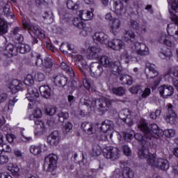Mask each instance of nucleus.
Returning <instances> with one entry per match:
<instances>
[{
	"label": "nucleus",
	"mask_w": 178,
	"mask_h": 178,
	"mask_svg": "<svg viewBox=\"0 0 178 178\" xmlns=\"http://www.w3.org/2000/svg\"><path fill=\"white\" fill-rule=\"evenodd\" d=\"M53 83L56 87H65L67 84V77L61 74L53 76Z\"/></svg>",
	"instance_id": "23"
},
{
	"label": "nucleus",
	"mask_w": 178,
	"mask_h": 178,
	"mask_svg": "<svg viewBox=\"0 0 178 178\" xmlns=\"http://www.w3.org/2000/svg\"><path fill=\"white\" fill-rule=\"evenodd\" d=\"M9 162V157L8 156H0V165H5Z\"/></svg>",
	"instance_id": "60"
},
{
	"label": "nucleus",
	"mask_w": 178,
	"mask_h": 178,
	"mask_svg": "<svg viewBox=\"0 0 178 178\" xmlns=\"http://www.w3.org/2000/svg\"><path fill=\"white\" fill-rule=\"evenodd\" d=\"M129 26L134 30H139L140 29V23L134 19H131L129 22Z\"/></svg>",
	"instance_id": "53"
},
{
	"label": "nucleus",
	"mask_w": 178,
	"mask_h": 178,
	"mask_svg": "<svg viewBox=\"0 0 178 178\" xmlns=\"http://www.w3.org/2000/svg\"><path fill=\"white\" fill-rule=\"evenodd\" d=\"M83 84L86 90H90V87H91V85L90 84V80H88V79L85 78L83 80Z\"/></svg>",
	"instance_id": "64"
},
{
	"label": "nucleus",
	"mask_w": 178,
	"mask_h": 178,
	"mask_svg": "<svg viewBox=\"0 0 178 178\" xmlns=\"http://www.w3.org/2000/svg\"><path fill=\"white\" fill-rule=\"evenodd\" d=\"M112 10L113 12H115V13H116V15L118 16L123 15L125 10L124 4L120 1H114Z\"/></svg>",
	"instance_id": "25"
},
{
	"label": "nucleus",
	"mask_w": 178,
	"mask_h": 178,
	"mask_svg": "<svg viewBox=\"0 0 178 178\" xmlns=\"http://www.w3.org/2000/svg\"><path fill=\"white\" fill-rule=\"evenodd\" d=\"M102 152V148L98 144H95L92 145L91 154L93 156H99Z\"/></svg>",
	"instance_id": "40"
},
{
	"label": "nucleus",
	"mask_w": 178,
	"mask_h": 178,
	"mask_svg": "<svg viewBox=\"0 0 178 178\" xmlns=\"http://www.w3.org/2000/svg\"><path fill=\"white\" fill-rule=\"evenodd\" d=\"M171 9L178 13V0H171Z\"/></svg>",
	"instance_id": "57"
},
{
	"label": "nucleus",
	"mask_w": 178,
	"mask_h": 178,
	"mask_svg": "<svg viewBox=\"0 0 178 178\" xmlns=\"http://www.w3.org/2000/svg\"><path fill=\"white\" fill-rule=\"evenodd\" d=\"M98 60L101 66H104V67H111L113 72H115V73H120L123 69L120 61L117 60L111 62V60H109V57L106 56L99 57Z\"/></svg>",
	"instance_id": "5"
},
{
	"label": "nucleus",
	"mask_w": 178,
	"mask_h": 178,
	"mask_svg": "<svg viewBox=\"0 0 178 178\" xmlns=\"http://www.w3.org/2000/svg\"><path fill=\"white\" fill-rule=\"evenodd\" d=\"M24 83L26 84V86H29L28 88V95L26 96V99L31 102H33L34 99H37V98L40 97L38 90L35 88L31 86L34 84V78L33 77V75L28 74L26 76Z\"/></svg>",
	"instance_id": "4"
},
{
	"label": "nucleus",
	"mask_w": 178,
	"mask_h": 178,
	"mask_svg": "<svg viewBox=\"0 0 178 178\" xmlns=\"http://www.w3.org/2000/svg\"><path fill=\"white\" fill-rule=\"evenodd\" d=\"M172 35L163 33L159 36L158 41L160 44H163V45H166V47L172 48V47H174L175 45L173 42H172Z\"/></svg>",
	"instance_id": "22"
},
{
	"label": "nucleus",
	"mask_w": 178,
	"mask_h": 178,
	"mask_svg": "<svg viewBox=\"0 0 178 178\" xmlns=\"http://www.w3.org/2000/svg\"><path fill=\"white\" fill-rule=\"evenodd\" d=\"M112 92L115 95H118V97H122V95H124L126 94V89L120 86L118 88H114L112 89Z\"/></svg>",
	"instance_id": "41"
},
{
	"label": "nucleus",
	"mask_w": 178,
	"mask_h": 178,
	"mask_svg": "<svg viewBox=\"0 0 178 178\" xmlns=\"http://www.w3.org/2000/svg\"><path fill=\"white\" fill-rule=\"evenodd\" d=\"M73 24L75 27L81 30L80 34L83 37H86V35H88V34H91V33H92V28L86 26V24L83 22V19L80 17L79 18L75 17L74 19Z\"/></svg>",
	"instance_id": "8"
},
{
	"label": "nucleus",
	"mask_w": 178,
	"mask_h": 178,
	"mask_svg": "<svg viewBox=\"0 0 178 178\" xmlns=\"http://www.w3.org/2000/svg\"><path fill=\"white\" fill-rule=\"evenodd\" d=\"M35 79L36 80H38V81H44V80H45V75L43 73L41 72H38L35 75Z\"/></svg>",
	"instance_id": "58"
},
{
	"label": "nucleus",
	"mask_w": 178,
	"mask_h": 178,
	"mask_svg": "<svg viewBox=\"0 0 178 178\" xmlns=\"http://www.w3.org/2000/svg\"><path fill=\"white\" fill-rule=\"evenodd\" d=\"M60 67L63 69V70H65L67 73H68L71 77H74V71H73V69L67 65L66 63L62 62L60 64Z\"/></svg>",
	"instance_id": "37"
},
{
	"label": "nucleus",
	"mask_w": 178,
	"mask_h": 178,
	"mask_svg": "<svg viewBox=\"0 0 178 178\" xmlns=\"http://www.w3.org/2000/svg\"><path fill=\"white\" fill-rule=\"evenodd\" d=\"M56 155L50 154L45 159L44 167L47 169V172H52L56 169Z\"/></svg>",
	"instance_id": "12"
},
{
	"label": "nucleus",
	"mask_w": 178,
	"mask_h": 178,
	"mask_svg": "<svg viewBox=\"0 0 178 178\" xmlns=\"http://www.w3.org/2000/svg\"><path fill=\"white\" fill-rule=\"evenodd\" d=\"M104 156L106 159L116 161L120 158V150L117 147H106V149L104 152Z\"/></svg>",
	"instance_id": "9"
},
{
	"label": "nucleus",
	"mask_w": 178,
	"mask_h": 178,
	"mask_svg": "<svg viewBox=\"0 0 178 178\" xmlns=\"http://www.w3.org/2000/svg\"><path fill=\"white\" fill-rule=\"evenodd\" d=\"M134 52L140 56H145L149 54L148 47L144 43L136 42L134 44Z\"/></svg>",
	"instance_id": "16"
},
{
	"label": "nucleus",
	"mask_w": 178,
	"mask_h": 178,
	"mask_svg": "<svg viewBox=\"0 0 178 178\" xmlns=\"http://www.w3.org/2000/svg\"><path fill=\"white\" fill-rule=\"evenodd\" d=\"M79 16L82 20H92L94 17V13L91 11L79 10Z\"/></svg>",
	"instance_id": "33"
},
{
	"label": "nucleus",
	"mask_w": 178,
	"mask_h": 178,
	"mask_svg": "<svg viewBox=\"0 0 178 178\" xmlns=\"http://www.w3.org/2000/svg\"><path fill=\"white\" fill-rule=\"evenodd\" d=\"M138 127L144 133L145 138H149V140H151L152 138H159V137H162L164 134L168 138L175 137L176 135V131L174 129H165L163 131L156 124H152L150 127H148V124H147L145 120L140 121Z\"/></svg>",
	"instance_id": "1"
},
{
	"label": "nucleus",
	"mask_w": 178,
	"mask_h": 178,
	"mask_svg": "<svg viewBox=\"0 0 178 178\" xmlns=\"http://www.w3.org/2000/svg\"><path fill=\"white\" fill-rule=\"evenodd\" d=\"M122 84H127L128 86H131L133 84V77L130 75H122L120 77Z\"/></svg>",
	"instance_id": "36"
},
{
	"label": "nucleus",
	"mask_w": 178,
	"mask_h": 178,
	"mask_svg": "<svg viewBox=\"0 0 178 178\" xmlns=\"http://www.w3.org/2000/svg\"><path fill=\"white\" fill-rule=\"evenodd\" d=\"M130 38H136V34H134V32L131 31H124L122 40L127 42V41H130Z\"/></svg>",
	"instance_id": "43"
},
{
	"label": "nucleus",
	"mask_w": 178,
	"mask_h": 178,
	"mask_svg": "<svg viewBox=\"0 0 178 178\" xmlns=\"http://www.w3.org/2000/svg\"><path fill=\"white\" fill-rule=\"evenodd\" d=\"M8 33V24L5 22V19L0 17V35L6 34Z\"/></svg>",
	"instance_id": "38"
},
{
	"label": "nucleus",
	"mask_w": 178,
	"mask_h": 178,
	"mask_svg": "<svg viewBox=\"0 0 178 178\" xmlns=\"http://www.w3.org/2000/svg\"><path fill=\"white\" fill-rule=\"evenodd\" d=\"M30 152L35 156L40 155L41 154V146L31 145L30 147Z\"/></svg>",
	"instance_id": "44"
},
{
	"label": "nucleus",
	"mask_w": 178,
	"mask_h": 178,
	"mask_svg": "<svg viewBox=\"0 0 178 178\" xmlns=\"http://www.w3.org/2000/svg\"><path fill=\"white\" fill-rule=\"evenodd\" d=\"M43 19H44L47 23H52L54 22V14H52V13H44Z\"/></svg>",
	"instance_id": "51"
},
{
	"label": "nucleus",
	"mask_w": 178,
	"mask_h": 178,
	"mask_svg": "<svg viewBox=\"0 0 178 178\" xmlns=\"http://www.w3.org/2000/svg\"><path fill=\"white\" fill-rule=\"evenodd\" d=\"M129 91L131 92V94H138V92H141L142 90L140 86H135L130 88Z\"/></svg>",
	"instance_id": "56"
},
{
	"label": "nucleus",
	"mask_w": 178,
	"mask_h": 178,
	"mask_svg": "<svg viewBox=\"0 0 178 178\" xmlns=\"http://www.w3.org/2000/svg\"><path fill=\"white\" fill-rule=\"evenodd\" d=\"M44 112L46 115H48L49 116H54V115L56 113V108L52 105L47 104Z\"/></svg>",
	"instance_id": "42"
},
{
	"label": "nucleus",
	"mask_w": 178,
	"mask_h": 178,
	"mask_svg": "<svg viewBox=\"0 0 178 178\" xmlns=\"http://www.w3.org/2000/svg\"><path fill=\"white\" fill-rule=\"evenodd\" d=\"M0 147L1 151H3L4 152H10L12 151L10 146L7 145L6 143H3Z\"/></svg>",
	"instance_id": "59"
},
{
	"label": "nucleus",
	"mask_w": 178,
	"mask_h": 178,
	"mask_svg": "<svg viewBox=\"0 0 178 178\" xmlns=\"http://www.w3.org/2000/svg\"><path fill=\"white\" fill-rule=\"evenodd\" d=\"M54 63L52 62V59H51V58L47 57L44 59V61L43 63L44 67H45L46 69H51Z\"/></svg>",
	"instance_id": "49"
},
{
	"label": "nucleus",
	"mask_w": 178,
	"mask_h": 178,
	"mask_svg": "<svg viewBox=\"0 0 178 178\" xmlns=\"http://www.w3.org/2000/svg\"><path fill=\"white\" fill-rule=\"evenodd\" d=\"M65 48H67V50L65 49ZM60 50L63 54H67V51H69V52H73V51H74V47L70 43H62Z\"/></svg>",
	"instance_id": "35"
},
{
	"label": "nucleus",
	"mask_w": 178,
	"mask_h": 178,
	"mask_svg": "<svg viewBox=\"0 0 178 178\" xmlns=\"http://www.w3.org/2000/svg\"><path fill=\"white\" fill-rule=\"evenodd\" d=\"M123 178H134V172L129 167H126L122 172Z\"/></svg>",
	"instance_id": "39"
},
{
	"label": "nucleus",
	"mask_w": 178,
	"mask_h": 178,
	"mask_svg": "<svg viewBox=\"0 0 178 178\" xmlns=\"http://www.w3.org/2000/svg\"><path fill=\"white\" fill-rule=\"evenodd\" d=\"M118 116L122 120L125 122L128 126H133L134 117L131 115H130V111L129 109H123L122 110L119 114Z\"/></svg>",
	"instance_id": "15"
},
{
	"label": "nucleus",
	"mask_w": 178,
	"mask_h": 178,
	"mask_svg": "<svg viewBox=\"0 0 178 178\" xmlns=\"http://www.w3.org/2000/svg\"><path fill=\"white\" fill-rule=\"evenodd\" d=\"M81 129L88 136H91V134H95V131H97V130L94 128V124L90 122H83L81 125Z\"/></svg>",
	"instance_id": "21"
},
{
	"label": "nucleus",
	"mask_w": 178,
	"mask_h": 178,
	"mask_svg": "<svg viewBox=\"0 0 178 178\" xmlns=\"http://www.w3.org/2000/svg\"><path fill=\"white\" fill-rule=\"evenodd\" d=\"M108 46L114 51H120V49H122L124 47V43L119 39H114L108 42Z\"/></svg>",
	"instance_id": "26"
},
{
	"label": "nucleus",
	"mask_w": 178,
	"mask_h": 178,
	"mask_svg": "<svg viewBox=\"0 0 178 178\" xmlns=\"http://www.w3.org/2000/svg\"><path fill=\"white\" fill-rule=\"evenodd\" d=\"M149 165L154 168H158L161 170H168L169 169V161L165 159H155L154 156H150L147 160Z\"/></svg>",
	"instance_id": "7"
},
{
	"label": "nucleus",
	"mask_w": 178,
	"mask_h": 178,
	"mask_svg": "<svg viewBox=\"0 0 178 178\" xmlns=\"http://www.w3.org/2000/svg\"><path fill=\"white\" fill-rule=\"evenodd\" d=\"M83 104L88 108H90V109H95V108L98 109V100L95 98L92 99H85Z\"/></svg>",
	"instance_id": "34"
},
{
	"label": "nucleus",
	"mask_w": 178,
	"mask_h": 178,
	"mask_svg": "<svg viewBox=\"0 0 178 178\" xmlns=\"http://www.w3.org/2000/svg\"><path fill=\"white\" fill-rule=\"evenodd\" d=\"M101 51V49L95 47H90L87 50L88 59H97L98 58V54Z\"/></svg>",
	"instance_id": "28"
},
{
	"label": "nucleus",
	"mask_w": 178,
	"mask_h": 178,
	"mask_svg": "<svg viewBox=\"0 0 178 178\" xmlns=\"http://www.w3.org/2000/svg\"><path fill=\"white\" fill-rule=\"evenodd\" d=\"M172 26H176V24H169L168 25V34H175V35L178 36V31H176L175 28H172Z\"/></svg>",
	"instance_id": "52"
},
{
	"label": "nucleus",
	"mask_w": 178,
	"mask_h": 178,
	"mask_svg": "<svg viewBox=\"0 0 178 178\" xmlns=\"http://www.w3.org/2000/svg\"><path fill=\"white\" fill-rule=\"evenodd\" d=\"M112 106V102L111 100L106 98H101L97 100V109L102 112V113H105L111 109Z\"/></svg>",
	"instance_id": "14"
},
{
	"label": "nucleus",
	"mask_w": 178,
	"mask_h": 178,
	"mask_svg": "<svg viewBox=\"0 0 178 178\" xmlns=\"http://www.w3.org/2000/svg\"><path fill=\"white\" fill-rule=\"evenodd\" d=\"M3 12L7 17H10L11 19H13V17H15V15L10 10V8L9 7V5H7L5 6V8H3Z\"/></svg>",
	"instance_id": "46"
},
{
	"label": "nucleus",
	"mask_w": 178,
	"mask_h": 178,
	"mask_svg": "<svg viewBox=\"0 0 178 178\" xmlns=\"http://www.w3.org/2000/svg\"><path fill=\"white\" fill-rule=\"evenodd\" d=\"M67 8L74 10V9H79V5H77V3H74L72 0H68L67 1Z\"/></svg>",
	"instance_id": "54"
},
{
	"label": "nucleus",
	"mask_w": 178,
	"mask_h": 178,
	"mask_svg": "<svg viewBox=\"0 0 178 178\" xmlns=\"http://www.w3.org/2000/svg\"><path fill=\"white\" fill-rule=\"evenodd\" d=\"M113 127H115V124L113 122L109 120H104L100 127V129L103 133H108V131H111L109 137L112 138V131H113Z\"/></svg>",
	"instance_id": "19"
},
{
	"label": "nucleus",
	"mask_w": 178,
	"mask_h": 178,
	"mask_svg": "<svg viewBox=\"0 0 178 178\" xmlns=\"http://www.w3.org/2000/svg\"><path fill=\"white\" fill-rule=\"evenodd\" d=\"M138 156L141 159L148 158L149 159L150 156H154L153 155H149V149H148V145H143L141 146V148L138 151Z\"/></svg>",
	"instance_id": "30"
},
{
	"label": "nucleus",
	"mask_w": 178,
	"mask_h": 178,
	"mask_svg": "<svg viewBox=\"0 0 178 178\" xmlns=\"http://www.w3.org/2000/svg\"><path fill=\"white\" fill-rule=\"evenodd\" d=\"M93 40L96 44H106L108 42V35L104 32H97L93 35Z\"/></svg>",
	"instance_id": "24"
},
{
	"label": "nucleus",
	"mask_w": 178,
	"mask_h": 178,
	"mask_svg": "<svg viewBox=\"0 0 178 178\" xmlns=\"http://www.w3.org/2000/svg\"><path fill=\"white\" fill-rule=\"evenodd\" d=\"M158 90L160 95L164 98H168V97L173 95V92L175 91L172 86L168 85L161 86L159 87Z\"/></svg>",
	"instance_id": "17"
},
{
	"label": "nucleus",
	"mask_w": 178,
	"mask_h": 178,
	"mask_svg": "<svg viewBox=\"0 0 178 178\" xmlns=\"http://www.w3.org/2000/svg\"><path fill=\"white\" fill-rule=\"evenodd\" d=\"M22 31H23V28L18 26H15L11 31V35L13 40H15V42H18V44H21V42L24 41V38L20 33Z\"/></svg>",
	"instance_id": "18"
},
{
	"label": "nucleus",
	"mask_w": 178,
	"mask_h": 178,
	"mask_svg": "<svg viewBox=\"0 0 178 178\" xmlns=\"http://www.w3.org/2000/svg\"><path fill=\"white\" fill-rule=\"evenodd\" d=\"M39 90H40V92L42 97H43V98H46L47 99H48V98L51 97V88H49V86H41L39 88Z\"/></svg>",
	"instance_id": "32"
},
{
	"label": "nucleus",
	"mask_w": 178,
	"mask_h": 178,
	"mask_svg": "<svg viewBox=\"0 0 178 178\" xmlns=\"http://www.w3.org/2000/svg\"><path fill=\"white\" fill-rule=\"evenodd\" d=\"M75 59L76 60V65L77 66H79V69L81 70V72H84L83 69L87 70L90 67L88 65H87V62H86V60H84L83 56L76 55Z\"/></svg>",
	"instance_id": "31"
},
{
	"label": "nucleus",
	"mask_w": 178,
	"mask_h": 178,
	"mask_svg": "<svg viewBox=\"0 0 178 178\" xmlns=\"http://www.w3.org/2000/svg\"><path fill=\"white\" fill-rule=\"evenodd\" d=\"M17 101H19V97H17V96H15L13 99H10L8 103V109H10V106H15V104H16Z\"/></svg>",
	"instance_id": "61"
},
{
	"label": "nucleus",
	"mask_w": 178,
	"mask_h": 178,
	"mask_svg": "<svg viewBox=\"0 0 178 178\" xmlns=\"http://www.w3.org/2000/svg\"><path fill=\"white\" fill-rule=\"evenodd\" d=\"M134 138L138 141L140 145H147V140L145 138L140 134H136L134 135Z\"/></svg>",
	"instance_id": "45"
},
{
	"label": "nucleus",
	"mask_w": 178,
	"mask_h": 178,
	"mask_svg": "<svg viewBox=\"0 0 178 178\" xmlns=\"http://www.w3.org/2000/svg\"><path fill=\"white\" fill-rule=\"evenodd\" d=\"M123 152L127 156H131V149L129 148V146L124 145L123 146Z\"/></svg>",
	"instance_id": "62"
},
{
	"label": "nucleus",
	"mask_w": 178,
	"mask_h": 178,
	"mask_svg": "<svg viewBox=\"0 0 178 178\" xmlns=\"http://www.w3.org/2000/svg\"><path fill=\"white\" fill-rule=\"evenodd\" d=\"M31 49L30 45L27 44H22L21 42L16 47L15 44L10 43L6 47L4 55L10 58L12 56H16L19 51L20 54H27V52H30Z\"/></svg>",
	"instance_id": "2"
},
{
	"label": "nucleus",
	"mask_w": 178,
	"mask_h": 178,
	"mask_svg": "<svg viewBox=\"0 0 178 178\" xmlns=\"http://www.w3.org/2000/svg\"><path fill=\"white\" fill-rule=\"evenodd\" d=\"M73 129V124L71 122H66L63 127V131L64 134H67Z\"/></svg>",
	"instance_id": "47"
},
{
	"label": "nucleus",
	"mask_w": 178,
	"mask_h": 178,
	"mask_svg": "<svg viewBox=\"0 0 178 178\" xmlns=\"http://www.w3.org/2000/svg\"><path fill=\"white\" fill-rule=\"evenodd\" d=\"M23 26L24 29H28L29 33L31 34H34L38 38H44L45 37V33H44V31L40 28L38 25H30L27 24L26 22H23Z\"/></svg>",
	"instance_id": "10"
},
{
	"label": "nucleus",
	"mask_w": 178,
	"mask_h": 178,
	"mask_svg": "<svg viewBox=\"0 0 178 178\" xmlns=\"http://www.w3.org/2000/svg\"><path fill=\"white\" fill-rule=\"evenodd\" d=\"M58 120L61 123H63L65 122V120L69 119V113L66 112L64 113L61 111L58 114Z\"/></svg>",
	"instance_id": "48"
},
{
	"label": "nucleus",
	"mask_w": 178,
	"mask_h": 178,
	"mask_svg": "<svg viewBox=\"0 0 178 178\" xmlns=\"http://www.w3.org/2000/svg\"><path fill=\"white\" fill-rule=\"evenodd\" d=\"M165 120L170 124H175L176 120H177V115L175 111V107L170 104L168 106V113L165 117Z\"/></svg>",
	"instance_id": "13"
},
{
	"label": "nucleus",
	"mask_w": 178,
	"mask_h": 178,
	"mask_svg": "<svg viewBox=\"0 0 178 178\" xmlns=\"http://www.w3.org/2000/svg\"><path fill=\"white\" fill-rule=\"evenodd\" d=\"M42 117V112L41 109L36 108L33 110L32 115L29 116L30 120H33L38 129V134H42L45 130V124L42 122L41 118Z\"/></svg>",
	"instance_id": "6"
},
{
	"label": "nucleus",
	"mask_w": 178,
	"mask_h": 178,
	"mask_svg": "<svg viewBox=\"0 0 178 178\" xmlns=\"http://www.w3.org/2000/svg\"><path fill=\"white\" fill-rule=\"evenodd\" d=\"M47 143L52 146L59 144V134L58 131H55L48 136Z\"/></svg>",
	"instance_id": "29"
},
{
	"label": "nucleus",
	"mask_w": 178,
	"mask_h": 178,
	"mask_svg": "<svg viewBox=\"0 0 178 178\" xmlns=\"http://www.w3.org/2000/svg\"><path fill=\"white\" fill-rule=\"evenodd\" d=\"M147 81L153 86H158L161 81L159 72L155 69V65L147 63L146 64V69L145 70Z\"/></svg>",
	"instance_id": "3"
},
{
	"label": "nucleus",
	"mask_w": 178,
	"mask_h": 178,
	"mask_svg": "<svg viewBox=\"0 0 178 178\" xmlns=\"http://www.w3.org/2000/svg\"><path fill=\"white\" fill-rule=\"evenodd\" d=\"M162 112V109L157 108L154 112H151L149 114V118L151 119L155 120L156 118H159L161 116V113Z\"/></svg>",
	"instance_id": "50"
},
{
	"label": "nucleus",
	"mask_w": 178,
	"mask_h": 178,
	"mask_svg": "<svg viewBox=\"0 0 178 178\" xmlns=\"http://www.w3.org/2000/svg\"><path fill=\"white\" fill-rule=\"evenodd\" d=\"M35 66H44V63L42 62V58H41V56H38L35 60Z\"/></svg>",
	"instance_id": "63"
},
{
	"label": "nucleus",
	"mask_w": 178,
	"mask_h": 178,
	"mask_svg": "<svg viewBox=\"0 0 178 178\" xmlns=\"http://www.w3.org/2000/svg\"><path fill=\"white\" fill-rule=\"evenodd\" d=\"M89 70L90 72V76L92 77H101L102 73H104V67L98 62L92 63L90 65Z\"/></svg>",
	"instance_id": "11"
},
{
	"label": "nucleus",
	"mask_w": 178,
	"mask_h": 178,
	"mask_svg": "<svg viewBox=\"0 0 178 178\" xmlns=\"http://www.w3.org/2000/svg\"><path fill=\"white\" fill-rule=\"evenodd\" d=\"M8 88L10 90L11 92H19V91L23 90V83L21 81L14 79L8 84Z\"/></svg>",
	"instance_id": "20"
},
{
	"label": "nucleus",
	"mask_w": 178,
	"mask_h": 178,
	"mask_svg": "<svg viewBox=\"0 0 178 178\" xmlns=\"http://www.w3.org/2000/svg\"><path fill=\"white\" fill-rule=\"evenodd\" d=\"M121 59H123L125 63H129L131 60V56H129V53L125 51L121 55Z\"/></svg>",
	"instance_id": "55"
},
{
	"label": "nucleus",
	"mask_w": 178,
	"mask_h": 178,
	"mask_svg": "<svg viewBox=\"0 0 178 178\" xmlns=\"http://www.w3.org/2000/svg\"><path fill=\"white\" fill-rule=\"evenodd\" d=\"M110 24V31L116 34L118 33V30L120 29V26H122V22L120 19L118 18H113L109 23Z\"/></svg>",
	"instance_id": "27"
}]
</instances>
